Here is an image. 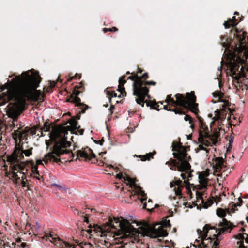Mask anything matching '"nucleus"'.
I'll return each mask as SVG.
<instances>
[{"instance_id":"obj_48","label":"nucleus","mask_w":248,"mask_h":248,"mask_svg":"<svg viewBox=\"0 0 248 248\" xmlns=\"http://www.w3.org/2000/svg\"><path fill=\"white\" fill-rule=\"evenodd\" d=\"M3 90V88H1L0 91H2Z\"/></svg>"},{"instance_id":"obj_9","label":"nucleus","mask_w":248,"mask_h":248,"mask_svg":"<svg viewBox=\"0 0 248 248\" xmlns=\"http://www.w3.org/2000/svg\"><path fill=\"white\" fill-rule=\"evenodd\" d=\"M69 126L63 127L61 125L54 127L51 132L49 133V137L51 140L56 141V142H68L70 146V142L66 140L67 139L68 131H71V133H74V131L78 128V122L74 118L69 121Z\"/></svg>"},{"instance_id":"obj_10","label":"nucleus","mask_w":248,"mask_h":248,"mask_svg":"<svg viewBox=\"0 0 248 248\" xmlns=\"http://www.w3.org/2000/svg\"><path fill=\"white\" fill-rule=\"evenodd\" d=\"M213 95L215 98H217V101L220 103L219 106L222 107V108L215 111V116L213 118L214 120L210 123L211 128H212L213 125L216 123H217V124L220 126V120L225 119L226 114L227 113L229 114L231 112L230 108L229 107V101L224 97V94L223 93L219 91H217L213 93Z\"/></svg>"},{"instance_id":"obj_27","label":"nucleus","mask_w":248,"mask_h":248,"mask_svg":"<svg viewBox=\"0 0 248 248\" xmlns=\"http://www.w3.org/2000/svg\"><path fill=\"white\" fill-rule=\"evenodd\" d=\"M155 152L154 153H150L148 154H146L145 155H139L137 157L140 158L141 160L142 161H145L146 160H150L152 158H153L154 155L155 154Z\"/></svg>"},{"instance_id":"obj_42","label":"nucleus","mask_w":248,"mask_h":248,"mask_svg":"<svg viewBox=\"0 0 248 248\" xmlns=\"http://www.w3.org/2000/svg\"><path fill=\"white\" fill-rule=\"evenodd\" d=\"M241 47H243V49L240 50L241 51H242L244 49H245L246 48L245 46H241Z\"/></svg>"},{"instance_id":"obj_29","label":"nucleus","mask_w":248,"mask_h":248,"mask_svg":"<svg viewBox=\"0 0 248 248\" xmlns=\"http://www.w3.org/2000/svg\"><path fill=\"white\" fill-rule=\"evenodd\" d=\"M89 227L90 228L89 229H88L87 230V232L89 233H91L93 232H96L97 230H100V228L99 226L93 225V227L91 226V225H89Z\"/></svg>"},{"instance_id":"obj_4","label":"nucleus","mask_w":248,"mask_h":248,"mask_svg":"<svg viewBox=\"0 0 248 248\" xmlns=\"http://www.w3.org/2000/svg\"><path fill=\"white\" fill-rule=\"evenodd\" d=\"M69 147V144L65 142L62 145V142H56L53 146L52 152L46 155L43 160H37L36 164H34L32 161H29L31 166V174L30 175L34 179L41 180L42 176L39 174L38 170L39 165H43L42 161L46 163L48 161L58 163L60 161V155H70V159H67L69 161H71L74 156V154L66 148Z\"/></svg>"},{"instance_id":"obj_32","label":"nucleus","mask_w":248,"mask_h":248,"mask_svg":"<svg viewBox=\"0 0 248 248\" xmlns=\"http://www.w3.org/2000/svg\"><path fill=\"white\" fill-rule=\"evenodd\" d=\"M184 120L186 121H189V124H190V127L191 128H193L194 127V125L193 124H192V119H191V117L189 116V115H186L185 117H184Z\"/></svg>"},{"instance_id":"obj_5","label":"nucleus","mask_w":248,"mask_h":248,"mask_svg":"<svg viewBox=\"0 0 248 248\" xmlns=\"http://www.w3.org/2000/svg\"><path fill=\"white\" fill-rule=\"evenodd\" d=\"M128 79H130L134 81L133 84V94L134 96H136L135 100L137 103L143 107L144 103L146 102L147 106H150L153 108L156 109L157 103L156 102H146L145 100L146 96L149 98L148 95L149 89L147 86H155L156 85V82L153 81L144 82L141 79L140 76L135 74H132V76L128 77Z\"/></svg>"},{"instance_id":"obj_14","label":"nucleus","mask_w":248,"mask_h":248,"mask_svg":"<svg viewBox=\"0 0 248 248\" xmlns=\"http://www.w3.org/2000/svg\"><path fill=\"white\" fill-rule=\"evenodd\" d=\"M125 76H123L120 78L119 80V85L118 90L120 92V94L117 95V93L114 91H109L108 90H105L107 97L109 99L110 101L113 98L118 97H121V95L123 96H126V93L125 91L124 88V84L126 83V80L124 79Z\"/></svg>"},{"instance_id":"obj_24","label":"nucleus","mask_w":248,"mask_h":248,"mask_svg":"<svg viewBox=\"0 0 248 248\" xmlns=\"http://www.w3.org/2000/svg\"><path fill=\"white\" fill-rule=\"evenodd\" d=\"M106 154V152H101L99 154L100 158L97 160L98 165L100 166H105L109 168H114V167L110 164H108L109 160L107 157H104L103 155Z\"/></svg>"},{"instance_id":"obj_43","label":"nucleus","mask_w":248,"mask_h":248,"mask_svg":"<svg viewBox=\"0 0 248 248\" xmlns=\"http://www.w3.org/2000/svg\"><path fill=\"white\" fill-rule=\"evenodd\" d=\"M95 210L94 209H91V211H91V212H94V211H95Z\"/></svg>"},{"instance_id":"obj_47","label":"nucleus","mask_w":248,"mask_h":248,"mask_svg":"<svg viewBox=\"0 0 248 248\" xmlns=\"http://www.w3.org/2000/svg\"><path fill=\"white\" fill-rule=\"evenodd\" d=\"M12 245H15V244H14V243H12Z\"/></svg>"},{"instance_id":"obj_6","label":"nucleus","mask_w":248,"mask_h":248,"mask_svg":"<svg viewBox=\"0 0 248 248\" xmlns=\"http://www.w3.org/2000/svg\"><path fill=\"white\" fill-rule=\"evenodd\" d=\"M197 232L199 237L197 241L201 243L198 248L195 245L194 248H217L219 244L217 237L220 233L218 230L206 225L202 230L198 229Z\"/></svg>"},{"instance_id":"obj_45","label":"nucleus","mask_w":248,"mask_h":248,"mask_svg":"<svg viewBox=\"0 0 248 248\" xmlns=\"http://www.w3.org/2000/svg\"><path fill=\"white\" fill-rule=\"evenodd\" d=\"M104 141V140H102L100 141V144H102V142Z\"/></svg>"},{"instance_id":"obj_28","label":"nucleus","mask_w":248,"mask_h":248,"mask_svg":"<svg viewBox=\"0 0 248 248\" xmlns=\"http://www.w3.org/2000/svg\"><path fill=\"white\" fill-rule=\"evenodd\" d=\"M164 108H165V109L167 110L173 111L175 112V114H184V112L183 111L182 109H178V108H175L174 109H170V107L167 105L164 106Z\"/></svg>"},{"instance_id":"obj_17","label":"nucleus","mask_w":248,"mask_h":248,"mask_svg":"<svg viewBox=\"0 0 248 248\" xmlns=\"http://www.w3.org/2000/svg\"><path fill=\"white\" fill-rule=\"evenodd\" d=\"M225 166V161L222 157H216L213 162L214 175L220 176Z\"/></svg>"},{"instance_id":"obj_25","label":"nucleus","mask_w":248,"mask_h":248,"mask_svg":"<svg viewBox=\"0 0 248 248\" xmlns=\"http://www.w3.org/2000/svg\"><path fill=\"white\" fill-rule=\"evenodd\" d=\"M133 193L135 195L136 194V195H138L139 196H141L140 201H141V202L143 205V208L144 209H146L147 210H150V209H152L153 208V205H152V201H151V200L150 199H149L148 200V205L147 204V203H146V202H145L146 200V194H145V193H144V195L143 194V195L140 193H136L135 192V191H134L133 193Z\"/></svg>"},{"instance_id":"obj_7","label":"nucleus","mask_w":248,"mask_h":248,"mask_svg":"<svg viewBox=\"0 0 248 248\" xmlns=\"http://www.w3.org/2000/svg\"><path fill=\"white\" fill-rule=\"evenodd\" d=\"M219 136L218 131L215 132L212 136L209 133V130L204 122L202 120L199 121V136L198 140L200 143L199 147L195 149L196 152L201 150L205 151V155L207 156L210 149L209 146L215 144L217 141V138Z\"/></svg>"},{"instance_id":"obj_8","label":"nucleus","mask_w":248,"mask_h":248,"mask_svg":"<svg viewBox=\"0 0 248 248\" xmlns=\"http://www.w3.org/2000/svg\"><path fill=\"white\" fill-rule=\"evenodd\" d=\"M175 96L176 100L171 97V95H167L165 102L168 105H171L174 107L180 106L188 108L196 113L198 104L195 103L196 96L194 92L186 93V96L179 93L176 94Z\"/></svg>"},{"instance_id":"obj_19","label":"nucleus","mask_w":248,"mask_h":248,"mask_svg":"<svg viewBox=\"0 0 248 248\" xmlns=\"http://www.w3.org/2000/svg\"><path fill=\"white\" fill-rule=\"evenodd\" d=\"M77 159H84L86 161L91 160L93 158H95V154L91 149L88 148L78 151L77 152Z\"/></svg>"},{"instance_id":"obj_13","label":"nucleus","mask_w":248,"mask_h":248,"mask_svg":"<svg viewBox=\"0 0 248 248\" xmlns=\"http://www.w3.org/2000/svg\"><path fill=\"white\" fill-rule=\"evenodd\" d=\"M116 178L124 180L127 184H128L129 185L130 188L132 190V192H131V195L130 196L131 198L134 197L133 193L134 191H135L136 193H140L142 195L144 194V192L143 190H142L140 186L137 185L135 184L134 179L131 178L126 174L124 175L122 173L117 174L116 175Z\"/></svg>"},{"instance_id":"obj_36","label":"nucleus","mask_w":248,"mask_h":248,"mask_svg":"<svg viewBox=\"0 0 248 248\" xmlns=\"http://www.w3.org/2000/svg\"><path fill=\"white\" fill-rule=\"evenodd\" d=\"M141 79L144 81V82H147L146 79H147L148 78V75L147 73H144L142 76H140Z\"/></svg>"},{"instance_id":"obj_3","label":"nucleus","mask_w":248,"mask_h":248,"mask_svg":"<svg viewBox=\"0 0 248 248\" xmlns=\"http://www.w3.org/2000/svg\"><path fill=\"white\" fill-rule=\"evenodd\" d=\"M23 154L27 157L32 154V148L20 150L16 149L13 153L7 157V163L9 165L10 172H6V175L11 178L16 184H20L23 187L28 186L27 173L29 169V161H22Z\"/></svg>"},{"instance_id":"obj_49","label":"nucleus","mask_w":248,"mask_h":248,"mask_svg":"<svg viewBox=\"0 0 248 248\" xmlns=\"http://www.w3.org/2000/svg\"><path fill=\"white\" fill-rule=\"evenodd\" d=\"M46 144L48 145V143H47V141H46Z\"/></svg>"},{"instance_id":"obj_2","label":"nucleus","mask_w":248,"mask_h":248,"mask_svg":"<svg viewBox=\"0 0 248 248\" xmlns=\"http://www.w3.org/2000/svg\"><path fill=\"white\" fill-rule=\"evenodd\" d=\"M188 147H184L180 144H177L173 147L174 151L173 155L174 157L178 160L177 162L175 160H171L167 162L170 169L173 170L177 168L179 171L182 172L181 176L183 179L182 181L179 179H176L170 183V187L172 189L174 195L171 196L172 199H180L182 197V189L184 186H187L189 185V178L192 177L191 172L193 170L191 169V166L189 163L190 156L188 155L187 152Z\"/></svg>"},{"instance_id":"obj_33","label":"nucleus","mask_w":248,"mask_h":248,"mask_svg":"<svg viewBox=\"0 0 248 248\" xmlns=\"http://www.w3.org/2000/svg\"><path fill=\"white\" fill-rule=\"evenodd\" d=\"M117 29L114 27H113L112 28H104L103 29V31L106 33L108 31H117Z\"/></svg>"},{"instance_id":"obj_37","label":"nucleus","mask_w":248,"mask_h":248,"mask_svg":"<svg viewBox=\"0 0 248 248\" xmlns=\"http://www.w3.org/2000/svg\"><path fill=\"white\" fill-rule=\"evenodd\" d=\"M80 75H76L75 76H73V77H70L68 79H67V81H70L71 80H72L73 79H74V78H76L78 77V78H80Z\"/></svg>"},{"instance_id":"obj_31","label":"nucleus","mask_w":248,"mask_h":248,"mask_svg":"<svg viewBox=\"0 0 248 248\" xmlns=\"http://www.w3.org/2000/svg\"><path fill=\"white\" fill-rule=\"evenodd\" d=\"M88 211H89V209H88V211H86V213L85 215H84V213H81V214H82L81 216L83 217V221L87 223L89 222V216L87 213Z\"/></svg>"},{"instance_id":"obj_39","label":"nucleus","mask_w":248,"mask_h":248,"mask_svg":"<svg viewBox=\"0 0 248 248\" xmlns=\"http://www.w3.org/2000/svg\"><path fill=\"white\" fill-rule=\"evenodd\" d=\"M55 85H56V82H54V81L51 82L50 83V87H51V88H53L54 87H55Z\"/></svg>"},{"instance_id":"obj_21","label":"nucleus","mask_w":248,"mask_h":248,"mask_svg":"<svg viewBox=\"0 0 248 248\" xmlns=\"http://www.w3.org/2000/svg\"><path fill=\"white\" fill-rule=\"evenodd\" d=\"M218 230L220 233L230 232L232 229L234 227L230 221L227 220L225 218H223L222 221L218 224Z\"/></svg>"},{"instance_id":"obj_41","label":"nucleus","mask_w":248,"mask_h":248,"mask_svg":"<svg viewBox=\"0 0 248 248\" xmlns=\"http://www.w3.org/2000/svg\"><path fill=\"white\" fill-rule=\"evenodd\" d=\"M82 87V86L81 85V84H80V85L79 86H77L76 88H77L78 89H81Z\"/></svg>"},{"instance_id":"obj_34","label":"nucleus","mask_w":248,"mask_h":248,"mask_svg":"<svg viewBox=\"0 0 248 248\" xmlns=\"http://www.w3.org/2000/svg\"><path fill=\"white\" fill-rule=\"evenodd\" d=\"M50 126L46 124L41 129L42 132L49 131L50 130Z\"/></svg>"},{"instance_id":"obj_1","label":"nucleus","mask_w":248,"mask_h":248,"mask_svg":"<svg viewBox=\"0 0 248 248\" xmlns=\"http://www.w3.org/2000/svg\"><path fill=\"white\" fill-rule=\"evenodd\" d=\"M41 78L36 72L28 71L14 78L9 84L5 99L12 100L7 107L8 116L16 118L22 111L26 100L37 101L41 92L36 88Z\"/></svg>"},{"instance_id":"obj_40","label":"nucleus","mask_w":248,"mask_h":248,"mask_svg":"<svg viewBox=\"0 0 248 248\" xmlns=\"http://www.w3.org/2000/svg\"><path fill=\"white\" fill-rule=\"evenodd\" d=\"M26 245V244L25 243H22L20 245V247H22V248H24L25 247Z\"/></svg>"},{"instance_id":"obj_16","label":"nucleus","mask_w":248,"mask_h":248,"mask_svg":"<svg viewBox=\"0 0 248 248\" xmlns=\"http://www.w3.org/2000/svg\"><path fill=\"white\" fill-rule=\"evenodd\" d=\"M81 92L82 91L78 90L75 88L73 94L70 96L68 101L74 103L76 106H79L80 112L84 113L88 108V106L80 103V99L78 96Z\"/></svg>"},{"instance_id":"obj_23","label":"nucleus","mask_w":248,"mask_h":248,"mask_svg":"<svg viewBox=\"0 0 248 248\" xmlns=\"http://www.w3.org/2000/svg\"><path fill=\"white\" fill-rule=\"evenodd\" d=\"M236 238L238 240V248H248V234L240 233L236 235Z\"/></svg>"},{"instance_id":"obj_18","label":"nucleus","mask_w":248,"mask_h":248,"mask_svg":"<svg viewBox=\"0 0 248 248\" xmlns=\"http://www.w3.org/2000/svg\"><path fill=\"white\" fill-rule=\"evenodd\" d=\"M204 193L203 192H196V204L197 206H202L204 208H207L210 206L213 203L211 200L207 199L205 201Z\"/></svg>"},{"instance_id":"obj_30","label":"nucleus","mask_w":248,"mask_h":248,"mask_svg":"<svg viewBox=\"0 0 248 248\" xmlns=\"http://www.w3.org/2000/svg\"><path fill=\"white\" fill-rule=\"evenodd\" d=\"M159 224L162 226L164 229L165 228H170V221L169 220L166 219L162 221L161 224Z\"/></svg>"},{"instance_id":"obj_46","label":"nucleus","mask_w":248,"mask_h":248,"mask_svg":"<svg viewBox=\"0 0 248 248\" xmlns=\"http://www.w3.org/2000/svg\"><path fill=\"white\" fill-rule=\"evenodd\" d=\"M238 14V12H234V15Z\"/></svg>"},{"instance_id":"obj_26","label":"nucleus","mask_w":248,"mask_h":248,"mask_svg":"<svg viewBox=\"0 0 248 248\" xmlns=\"http://www.w3.org/2000/svg\"><path fill=\"white\" fill-rule=\"evenodd\" d=\"M238 21L236 19L235 17H233L232 19H228L224 23L225 28H229L231 27H234L238 24Z\"/></svg>"},{"instance_id":"obj_22","label":"nucleus","mask_w":248,"mask_h":248,"mask_svg":"<svg viewBox=\"0 0 248 248\" xmlns=\"http://www.w3.org/2000/svg\"><path fill=\"white\" fill-rule=\"evenodd\" d=\"M209 175V170L208 169L206 170L199 173V186L200 188H205L207 186L208 182V177Z\"/></svg>"},{"instance_id":"obj_20","label":"nucleus","mask_w":248,"mask_h":248,"mask_svg":"<svg viewBox=\"0 0 248 248\" xmlns=\"http://www.w3.org/2000/svg\"><path fill=\"white\" fill-rule=\"evenodd\" d=\"M25 229L29 234L33 233L34 235H38L39 237L43 238L46 241L48 240L50 242V240L47 238L49 235L53 236L54 237H57L56 235L52 233H47L46 232H44L43 235L42 234H40L37 231H34L33 230V227H32L31 224L30 223H27L25 226Z\"/></svg>"},{"instance_id":"obj_11","label":"nucleus","mask_w":248,"mask_h":248,"mask_svg":"<svg viewBox=\"0 0 248 248\" xmlns=\"http://www.w3.org/2000/svg\"><path fill=\"white\" fill-rule=\"evenodd\" d=\"M107 226L109 228H120L125 235H129L133 232L134 228L131 224L126 219L114 217H110L108 222H106Z\"/></svg>"},{"instance_id":"obj_12","label":"nucleus","mask_w":248,"mask_h":248,"mask_svg":"<svg viewBox=\"0 0 248 248\" xmlns=\"http://www.w3.org/2000/svg\"><path fill=\"white\" fill-rule=\"evenodd\" d=\"M139 232L144 236L153 238L165 237L168 235L166 230L159 224H156L153 228L147 226H141L139 228Z\"/></svg>"},{"instance_id":"obj_44","label":"nucleus","mask_w":248,"mask_h":248,"mask_svg":"<svg viewBox=\"0 0 248 248\" xmlns=\"http://www.w3.org/2000/svg\"><path fill=\"white\" fill-rule=\"evenodd\" d=\"M2 243V240L0 239V245H1Z\"/></svg>"},{"instance_id":"obj_38","label":"nucleus","mask_w":248,"mask_h":248,"mask_svg":"<svg viewBox=\"0 0 248 248\" xmlns=\"http://www.w3.org/2000/svg\"><path fill=\"white\" fill-rule=\"evenodd\" d=\"M75 130V133L76 134H79L80 135H82L84 132L83 129H77L76 130Z\"/></svg>"},{"instance_id":"obj_15","label":"nucleus","mask_w":248,"mask_h":248,"mask_svg":"<svg viewBox=\"0 0 248 248\" xmlns=\"http://www.w3.org/2000/svg\"><path fill=\"white\" fill-rule=\"evenodd\" d=\"M239 202L237 203L232 204L229 205L228 208H217L216 210L217 215L220 217L223 218L225 217L227 214L231 215L234 213L236 211L238 210L237 207L240 206L242 203V201L241 200H239Z\"/></svg>"},{"instance_id":"obj_35","label":"nucleus","mask_w":248,"mask_h":248,"mask_svg":"<svg viewBox=\"0 0 248 248\" xmlns=\"http://www.w3.org/2000/svg\"><path fill=\"white\" fill-rule=\"evenodd\" d=\"M33 230L34 231H37L40 234H41L39 231H38V229H39L40 228V225L38 224V222H36V225L35 226H33ZM44 232L42 233L43 235L44 234Z\"/></svg>"}]
</instances>
